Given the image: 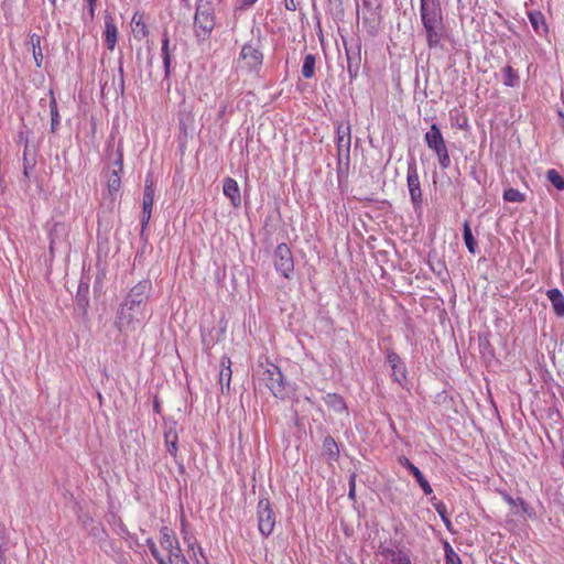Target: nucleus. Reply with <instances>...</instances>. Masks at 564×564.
Returning <instances> with one entry per match:
<instances>
[{
  "label": "nucleus",
  "instance_id": "obj_11",
  "mask_svg": "<svg viewBox=\"0 0 564 564\" xmlns=\"http://www.w3.org/2000/svg\"><path fill=\"white\" fill-rule=\"evenodd\" d=\"M398 462L402 467L408 469L413 475L416 482L419 484V486L422 488L423 492L426 496L433 492V489L427 479L424 477L423 473L414 464H412V462L408 457L400 456L398 458Z\"/></svg>",
  "mask_w": 564,
  "mask_h": 564
},
{
  "label": "nucleus",
  "instance_id": "obj_36",
  "mask_svg": "<svg viewBox=\"0 0 564 564\" xmlns=\"http://www.w3.org/2000/svg\"><path fill=\"white\" fill-rule=\"evenodd\" d=\"M147 545H148V547L150 550L151 555L155 558L158 564H172L171 558H164L161 555L160 551L156 547V544L154 543V541L151 538H149L147 540Z\"/></svg>",
  "mask_w": 564,
  "mask_h": 564
},
{
  "label": "nucleus",
  "instance_id": "obj_8",
  "mask_svg": "<svg viewBox=\"0 0 564 564\" xmlns=\"http://www.w3.org/2000/svg\"><path fill=\"white\" fill-rule=\"evenodd\" d=\"M214 26L215 22L213 14L208 10H202V7L198 4L194 17V28L197 40H207Z\"/></svg>",
  "mask_w": 564,
  "mask_h": 564
},
{
  "label": "nucleus",
  "instance_id": "obj_38",
  "mask_svg": "<svg viewBox=\"0 0 564 564\" xmlns=\"http://www.w3.org/2000/svg\"><path fill=\"white\" fill-rule=\"evenodd\" d=\"M433 507L435 509V511L438 513V516L441 517L443 523L445 524V527L451 530L452 529V522L447 516V509H446V506L442 502V501H437V502H433Z\"/></svg>",
  "mask_w": 564,
  "mask_h": 564
},
{
  "label": "nucleus",
  "instance_id": "obj_41",
  "mask_svg": "<svg viewBox=\"0 0 564 564\" xmlns=\"http://www.w3.org/2000/svg\"><path fill=\"white\" fill-rule=\"evenodd\" d=\"M503 498L510 506H520L523 512L528 511L529 506L523 498L518 497L514 499L509 494H503Z\"/></svg>",
  "mask_w": 564,
  "mask_h": 564
},
{
  "label": "nucleus",
  "instance_id": "obj_39",
  "mask_svg": "<svg viewBox=\"0 0 564 564\" xmlns=\"http://www.w3.org/2000/svg\"><path fill=\"white\" fill-rule=\"evenodd\" d=\"M50 112H51V131L55 132L59 124V116H58L57 104L54 98H52V100L50 102Z\"/></svg>",
  "mask_w": 564,
  "mask_h": 564
},
{
  "label": "nucleus",
  "instance_id": "obj_35",
  "mask_svg": "<svg viewBox=\"0 0 564 564\" xmlns=\"http://www.w3.org/2000/svg\"><path fill=\"white\" fill-rule=\"evenodd\" d=\"M120 174L121 173H118V172H111L108 177L107 186H108L109 194L111 196L113 194L118 193L121 187Z\"/></svg>",
  "mask_w": 564,
  "mask_h": 564
},
{
  "label": "nucleus",
  "instance_id": "obj_32",
  "mask_svg": "<svg viewBox=\"0 0 564 564\" xmlns=\"http://www.w3.org/2000/svg\"><path fill=\"white\" fill-rule=\"evenodd\" d=\"M30 43L32 45L34 62L37 67H41L42 61H43V54H42V48H41V36L37 34H31Z\"/></svg>",
  "mask_w": 564,
  "mask_h": 564
},
{
  "label": "nucleus",
  "instance_id": "obj_37",
  "mask_svg": "<svg viewBox=\"0 0 564 564\" xmlns=\"http://www.w3.org/2000/svg\"><path fill=\"white\" fill-rule=\"evenodd\" d=\"M503 199L506 202H511V203H522L525 200V196H524V194L520 193L518 189L510 187L503 192Z\"/></svg>",
  "mask_w": 564,
  "mask_h": 564
},
{
  "label": "nucleus",
  "instance_id": "obj_10",
  "mask_svg": "<svg viewBox=\"0 0 564 564\" xmlns=\"http://www.w3.org/2000/svg\"><path fill=\"white\" fill-rule=\"evenodd\" d=\"M350 124L347 123L344 126L343 123L338 124L337 127V152H338V159L340 160L343 156H345L347 160H349V151H350Z\"/></svg>",
  "mask_w": 564,
  "mask_h": 564
},
{
  "label": "nucleus",
  "instance_id": "obj_59",
  "mask_svg": "<svg viewBox=\"0 0 564 564\" xmlns=\"http://www.w3.org/2000/svg\"><path fill=\"white\" fill-rule=\"evenodd\" d=\"M257 0H242V6H252L253 3H256Z\"/></svg>",
  "mask_w": 564,
  "mask_h": 564
},
{
  "label": "nucleus",
  "instance_id": "obj_48",
  "mask_svg": "<svg viewBox=\"0 0 564 564\" xmlns=\"http://www.w3.org/2000/svg\"><path fill=\"white\" fill-rule=\"evenodd\" d=\"M113 165L117 167L112 170V172L122 173L123 170V155L122 152L118 149V156L113 162Z\"/></svg>",
  "mask_w": 564,
  "mask_h": 564
},
{
  "label": "nucleus",
  "instance_id": "obj_13",
  "mask_svg": "<svg viewBox=\"0 0 564 564\" xmlns=\"http://www.w3.org/2000/svg\"><path fill=\"white\" fill-rule=\"evenodd\" d=\"M424 141L435 153L447 149L441 129L436 123H432L430 130L424 134Z\"/></svg>",
  "mask_w": 564,
  "mask_h": 564
},
{
  "label": "nucleus",
  "instance_id": "obj_28",
  "mask_svg": "<svg viewBox=\"0 0 564 564\" xmlns=\"http://www.w3.org/2000/svg\"><path fill=\"white\" fill-rule=\"evenodd\" d=\"M324 400H325V403L327 404V406H329L330 409H333L334 411H336L338 413H341L347 410L345 400L343 399L341 395H339L337 393H328V394H326Z\"/></svg>",
  "mask_w": 564,
  "mask_h": 564
},
{
  "label": "nucleus",
  "instance_id": "obj_61",
  "mask_svg": "<svg viewBox=\"0 0 564 564\" xmlns=\"http://www.w3.org/2000/svg\"><path fill=\"white\" fill-rule=\"evenodd\" d=\"M153 410H154L155 412H158V413L160 412V404H159V402H158V401H154Z\"/></svg>",
  "mask_w": 564,
  "mask_h": 564
},
{
  "label": "nucleus",
  "instance_id": "obj_7",
  "mask_svg": "<svg viewBox=\"0 0 564 564\" xmlns=\"http://www.w3.org/2000/svg\"><path fill=\"white\" fill-rule=\"evenodd\" d=\"M160 543L162 547L169 552L167 558H171L172 564H177L180 560H186L173 530L163 527L160 530Z\"/></svg>",
  "mask_w": 564,
  "mask_h": 564
},
{
  "label": "nucleus",
  "instance_id": "obj_27",
  "mask_svg": "<svg viewBox=\"0 0 564 564\" xmlns=\"http://www.w3.org/2000/svg\"><path fill=\"white\" fill-rule=\"evenodd\" d=\"M66 234V227L63 223H55L50 230V250L54 251L55 246Z\"/></svg>",
  "mask_w": 564,
  "mask_h": 564
},
{
  "label": "nucleus",
  "instance_id": "obj_6",
  "mask_svg": "<svg viewBox=\"0 0 564 564\" xmlns=\"http://www.w3.org/2000/svg\"><path fill=\"white\" fill-rule=\"evenodd\" d=\"M406 182H408V188L411 197V202L413 205L414 210L422 208V191L420 185V178L417 174V166L416 161L414 158H412L408 164V171H406Z\"/></svg>",
  "mask_w": 564,
  "mask_h": 564
},
{
  "label": "nucleus",
  "instance_id": "obj_9",
  "mask_svg": "<svg viewBox=\"0 0 564 564\" xmlns=\"http://www.w3.org/2000/svg\"><path fill=\"white\" fill-rule=\"evenodd\" d=\"M152 291V283L150 280H142L135 284L124 299V303L133 307H143L145 310L147 301Z\"/></svg>",
  "mask_w": 564,
  "mask_h": 564
},
{
  "label": "nucleus",
  "instance_id": "obj_53",
  "mask_svg": "<svg viewBox=\"0 0 564 564\" xmlns=\"http://www.w3.org/2000/svg\"><path fill=\"white\" fill-rule=\"evenodd\" d=\"M119 74H120V90H121V93H123V90H124V79H123V67H122L121 63L119 65Z\"/></svg>",
  "mask_w": 564,
  "mask_h": 564
},
{
  "label": "nucleus",
  "instance_id": "obj_31",
  "mask_svg": "<svg viewBox=\"0 0 564 564\" xmlns=\"http://www.w3.org/2000/svg\"><path fill=\"white\" fill-rule=\"evenodd\" d=\"M35 164V158H29V139L25 138V147L23 149V175L26 178H30L31 172L34 170Z\"/></svg>",
  "mask_w": 564,
  "mask_h": 564
},
{
  "label": "nucleus",
  "instance_id": "obj_29",
  "mask_svg": "<svg viewBox=\"0 0 564 564\" xmlns=\"http://www.w3.org/2000/svg\"><path fill=\"white\" fill-rule=\"evenodd\" d=\"M153 203H154V197L143 196L142 218H141V227H142L141 235H143V231L147 228V226H148V224H149V221L151 219Z\"/></svg>",
  "mask_w": 564,
  "mask_h": 564
},
{
  "label": "nucleus",
  "instance_id": "obj_20",
  "mask_svg": "<svg viewBox=\"0 0 564 564\" xmlns=\"http://www.w3.org/2000/svg\"><path fill=\"white\" fill-rule=\"evenodd\" d=\"M546 296L552 304V310L557 317H564V295L554 288L546 291Z\"/></svg>",
  "mask_w": 564,
  "mask_h": 564
},
{
  "label": "nucleus",
  "instance_id": "obj_58",
  "mask_svg": "<svg viewBox=\"0 0 564 564\" xmlns=\"http://www.w3.org/2000/svg\"><path fill=\"white\" fill-rule=\"evenodd\" d=\"M6 535V528L4 525L0 524V542H3Z\"/></svg>",
  "mask_w": 564,
  "mask_h": 564
},
{
  "label": "nucleus",
  "instance_id": "obj_49",
  "mask_svg": "<svg viewBox=\"0 0 564 564\" xmlns=\"http://www.w3.org/2000/svg\"><path fill=\"white\" fill-rule=\"evenodd\" d=\"M445 564H462V561L456 552H449L448 557L445 558Z\"/></svg>",
  "mask_w": 564,
  "mask_h": 564
},
{
  "label": "nucleus",
  "instance_id": "obj_24",
  "mask_svg": "<svg viewBox=\"0 0 564 564\" xmlns=\"http://www.w3.org/2000/svg\"><path fill=\"white\" fill-rule=\"evenodd\" d=\"M502 75V84L507 87H517L520 83V76L518 70H516L512 66L507 65L501 70Z\"/></svg>",
  "mask_w": 564,
  "mask_h": 564
},
{
  "label": "nucleus",
  "instance_id": "obj_4",
  "mask_svg": "<svg viewBox=\"0 0 564 564\" xmlns=\"http://www.w3.org/2000/svg\"><path fill=\"white\" fill-rule=\"evenodd\" d=\"M258 529L263 536H269L275 525V512L268 498H261L257 506Z\"/></svg>",
  "mask_w": 564,
  "mask_h": 564
},
{
  "label": "nucleus",
  "instance_id": "obj_23",
  "mask_svg": "<svg viewBox=\"0 0 564 564\" xmlns=\"http://www.w3.org/2000/svg\"><path fill=\"white\" fill-rule=\"evenodd\" d=\"M161 51H162L164 72H165V76L167 77L171 73V63H172V57H171V53H170V37H169L167 32L163 33Z\"/></svg>",
  "mask_w": 564,
  "mask_h": 564
},
{
  "label": "nucleus",
  "instance_id": "obj_56",
  "mask_svg": "<svg viewBox=\"0 0 564 564\" xmlns=\"http://www.w3.org/2000/svg\"><path fill=\"white\" fill-rule=\"evenodd\" d=\"M25 138L29 139L28 132L21 131L19 133V142L25 145Z\"/></svg>",
  "mask_w": 564,
  "mask_h": 564
},
{
  "label": "nucleus",
  "instance_id": "obj_63",
  "mask_svg": "<svg viewBox=\"0 0 564 564\" xmlns=\"http://www.w3.org/2000/svg\"><path fill=\"white\" fill-rule=\"evenodd\" d=\"M561 278H562V281L564 283V267L561 268Z\"/></svg>",
  "mask_w": 564,
  "mask_h": 564
},
{
  "label": "nucleus",
  "instance_id": "obj_17",
  "mask_svg": "<svg viewBox=\"0 0 564 564\" xmlns=\"http://www.w3.org/2000/svg\"><path fill=\"white\" fill-rule=\"evenodd\" d=\"M104 40L107 48L113 51L118 41V29L110 14L105 15Z\"/></svg>",
  "mask_w": 564,
  "mask_h": 564
},
{
  "label": "nucleus",
  "instance_id": "obj_57",
  "mask_svg": "<svg viewBox=\"0 0 564 564\" xmlns=\"http://www.w3.org/2000/svg\"><path fill=\"white\" fill-rule=\"evenodd\" d=\"M3 542H0V564H4L6 563V557L2 553V546H3Z\"/></svg>",
  "mask_w": 564,
  "mask_h": 564
},
{
  "label": "nucleus",
  "instance_id": "obj_46",
  "mask_svg": "<svg viewBox=\"0 0 564 564\" xmlns=\"http://www.w3.org/2000/svg\"><path fill=\"white\" fill-rule=\"evenodd\" d=\"M356 478H357V475L355 473H352L349 477V492H348V497L352 500H355L356 498Z\"/></svg>",
  "mask_w": 564,
  "mask_h": 564
},
{
  "label": "nucleus",
  "instance_id": "obj_42",
  "mask_svg": "<svg viewBox=\"0 0 564 564\" xmlns=\"http://www.w3.org/2000/svg\"><path fill=\"white\" fill-rule=\"evenodd\" d=\"M397 551L393 547L386 546L380 543L378 546V554H380L386 561H389L395 555Z\"/></svg>",
  "mask_w": 564,
  "mask_h": 564
},
{
  "label": "nucleus",
  "instance_id": "obj_5",
  "mask_svg": "<svg viewBox=\"0 0 564 564\" xmlns=\"http://www.w3.org/2000/svg\"><path fill=\"white\" fill-rule=\"evenodd\" d=\"M275 270L285 279H291L294 271V259L286 243H279L273 253Z\"/></svg>",
  "mask_w": 564,
  "mask_h": 564
},
{
  "label": "nucleus",
  "instance_id": "obj_47",
  "mask_svg": "<svg viewBox=\"0 0 564 564\" xmlns=\"http://www.w3.org/2000/svg\"><path fill=\"white\" fill-rule=\"evenodd\" d=\"M143 196L154 197V183L149 176L145 180Z\"/></svg>",
  "mask_w": 564,
  "mask_h": 564
},
{
  "label": "nucleus",
  "instance_id": "obj_50",
  "mask_svg": "<svg viewBox=\"0 0 564 564\" xmlns=\"http://www.w3.org/2000/svg\"><path fill=\"white\" fill-rule=\"evenodd\" d=\"M85 1L88 4L89 17H90V19H94V17H95V8H96L97 0H85Z\"/></svg>",
  "mask_w": 564,
  "mask_h": 564
},
{
  "label": "nucleus",
  "instance_id": "obj_34",
  "mask_svg": "<svg viewBox=\"0 0 564 564\" xmlns=\"http://www.w3.org/2000/svg\"><path fill=\"white\" fill-rule=\"evenodd\" d=\"M546 180L558 191H564V176H562L555 169L546 172Z\"/></svg>",
  "mask_w": 564,
  "mask_h": 564
},
{
  "label": "nucleus",
  "instance_id": "obj_14",
  "mask_svg": "<svg viewBox=\"0 0 564 564\" xmlns=\"http://www.w3.org/2000/svg\"><path fill=\"white\" fill-rule=\"evenodd\" d=\"M240 57L245 61L249 69L258 68L263 62V54L251 44H245L242 46Z\"/></svg>",
  "mask_w": 564,
  "mask_h": 564
},
{
  "label": "nucleus",
  "instance_id": "obj_30",
  "mask_svg": "<svg viewBox=\"0 0 564 564\" xmlns=\"http://www.w3.org/2000/svg\"><path fill=\"white\" fill-rule=\"evenodd\" d=\"M529 20L534 29V31L539 34L547 32V25L545 23V18L540 11H533L529 13Z\"/></svg>",
  "mask_w": 564,
  "mask_h": 564
},
{
  "label": "nucleus",
  "instance_id": "obj_21",
  "mask_svg": "<svg viewBox=\"0 0 564 564\" xmlns=\"http://www.w3.org/2000/svg\"><path fill=\"white\" fill-rule=\"evenodd\" d=\"M164 441H165V445H166L169 454L173 457H176V454L178 451V447H177L178 436H177V432L175 429V423L165 429Z\"/></svg>",
  "mask_w": 564,
  "mask_h": 564
},
{
  "label": "nucleus",
  "instance_id": "obj_26",
  "mask_svg": "<svg viewBox=\"0 0 564 564\" xmlns=\"http://www.w3.org/2000/svg\"><path fill=\"white\" fill-rule=\"evenodd\" d=\"M463 239L466 248L471 254H475L478 249L477 240L475 239L469 221H465L463 225Z\"/></svg>",
  "mask_w": 564,
  "mask_h": 564
},
{
  "label": "nucleus",
  "instance_id": "obj_55",
  "mask_svg": "<svg viewBox=\"0 0 564 564\" xmlns=\"http://www.w3.org/2000/svg\"><path fill=\"white\" fill-rule=\"evenodd\" d=\"M445 558L448 557L449 552H455L448 542L444 543Z\"/></svg>",
  "mask_w": 564,
  "mask_h": 564
},
{
  "label": "nucleus",
  "instance_id": "obj_62",
  "mask_svg": "<svg viewBox=\"0 0 564 564\" xmlns=\"http://www.w3.org/2000/svg\"><path fill=\"white\" fill-rule=\"evenodd\" d=\"M330 3H335L337 6H341L343 4V0H328Z\"/></svg>",
  "mask_w": 564,
  "mask_h": 564
},
{
  "label": "nucleus",
  "instance_id": "obj_16",
  "mask_svg": "<svg viewBox=\"0 0 564 564\" xmlns=\"http://www.w3.org/2000/svg\"><path fill=\"white\" fill-rule=\"evenodd\" d=\"M75 302L77 308L82 316L87 315V308L89 306V283L88 281L80 280L77 286V292L75 296Z\"/></svg>",
  "mask_w": 564,
  "mask_h": 564
},
{
  "label": "nucleus",
  "instance_id": "obj_51",
  "mask_svg": "<svg viewBox=\"0 0 564 564\" xmlns=\"http://www.w3.org/2000/svg\"><path fill=\"white\" fill-rule=\"evenodd\" d=\"M364 24H371V28L375 29V31H377V24L379 23V20L376 19V18H368V17H364Z\"/></svg>",
  "mask_w": 564,
  "mask_h": 564
},
{
  "label": "nucleus",
  "instance_id": "obj_18",
  "mask_svg": "<svg viewBox=\"0 0 564 564\" xmlns=\"http://www.w3.org/2000/svg\"><path fill=\"white\" fill-rule=\"evenodd\" d=\"M223 192L224 195L230 199L234 207H239L241 205L240 189L236 180L226 177L223 184Z\"/></svg>",
  "mask_w": 564,
  "mask_h": 564
},
{
  "label": "nucleus",
  "instance_id": "obj_40",
  "mask_svg": "<svg viewBox=\"0 0 564 564\" xmlns=\"http://www.w3.org/2000/svg\"><path fill=\"white\" fill-rule=\"evenodd\" d=\"M389 564H412V562L404 550H397L395 555L390 560Z\"/></svg>",
  "mask_w": 564,
  "mask_h": 564
},
{
  "label": "nucleus",
  "instance_id": "obj_19",
  "mask_svg": "<svg viewBox=\"0 0 564 564\" xmlns=\"http://www.w3.org/2000/svg\"><path fill=\"white\" fill-rule=\"evenodd\" d=\"M231 376V360L229 357L223 356L219 371V384L223 393H229Z\"/></svg>",
  "mask_w": 564,
  "mask_h": 564
},
{
  "label": "nucleus",
  "instance_id": "obj_25",
  "mask_svg": "<svg viewBox=\"0 0 564 564\" xmlns=\"http://www.w3.org/2000/svg\"><path fill=\"white\" fill-rule=\"evenodd\" d=\"M323 454L332 460H337L339 457L338 444L330 435H327L323 441Z\"/></svg>",
  "mask_w": 564,
  "mask_h": 564
},
{
  "label": "nucleus",
  "instance_id": "obj_12",
  "mask_svg": "<svg viewBox=\"0 0 564 564\" xmlns=\"http://www.w3.org/2000/svg\"><path fill=\"white\" fill-rule=\"evenodd\" d=\"M387 361L391 367L393 380L402 384L406 380V369L404 362L393 350L388 351Z\"/></svg>",
  "mask_w": 564,
  "mask_h": 564
},
{
  "label": "nucleus",
  "instance_id": "obj_64",
  "mask_svg": "<svg viewBox=\"0 0 564 564\" xmlns=\"http://www.w3.org/2000/svg\"><path fill=\"white\" fill-rule=\"evenodd\" d=\"M48 1L52 3L53 7L56 6V0H48Z\"/></svg>",
  "mask_w": 564,
  "mask_h": 564
},
{
  "label": "nucleus",
  "instance_id": "obj_3",
  "mask_svg": "<svg viewBox=\"0 0 564 564\" xmlns=\"http://www.w3.org/2000/svg\"><path fill=\"white\" fill-rule=\"evenodd\" d=\"M144 311L145 310L143 307H133L132 305L123 302L118 311L115 326L120 333L130 328L134 329L135 324H141L144 319Z\"/></svg>",
  "mask_w": 564,
  "mask_h": 564
},
{
  "label": "nucleus",
  "instance_id": "obj_2",
  "mask_svg": "<svg viewBox=\"0 0 564 564\" xmlns=\"http://www.w3.org/2000/svg\"><path fill=\"white\" fill-rule=\"evenodd\" d=\"M262 380L275 398L283 400L292 392L290 383L284 380L280 368L273 364L263 371Z\"/></svg>",
  "mask_w": 564,
  "mask_h": 564
},
{
  "label": "nucleus",
  "instance_id": "obj_1",
  "mask_svg": "<svg viewBox=\"0 0 564 564\" xmlns=\"http://www.w3.org/2000/svg\"><path fill=\"white\" fill-rule=\"evenodd\" d=\"M420 18L429 48H436L445 36L446 26L441 0H420Z\"/></svg>",
  "mask_w": 564,
  "mask_h": 564
},
{
  "label": "nucleus",
  "instance_id": "obj_22",
  "mask_svg": "<svg viewBox=\"0 0 564 564\" xmlns=\"http://www.w3.org/2000/svg\"><path fill=\"white\" fill-rule=\"evenodd\" d=\"M347 53V70L350 77V80L357 78L360 69V53L351 54L348 50Z\"/></svg>",
  "mask_w": 564,
  "mask_h": 564
},
{
  "label": "nucleus",
  "instance_id": "obj_44",
  "mask_svg": "<svg viewBox=\"0 0 564 564\" xmlns=\"http://www.w3.org/2000/svg\"><path fill=\"white\" fill-rule=\"evenodd\" d=\"M435 154L437 155L438 163H440L442 169L449 167V165H451V158H449L447 149H445L443 151H440V152H437Z\"/></svg>",
  "mask_w": 564,
  "mask_h": 564
},
{
  "label": "nucleus",
  "instance_id": "obj_33",
  "mask_svg": "<svg viewBox=\"0 0 564 564\" xmlns=\"http://www.w3.org/2000/svg\"><path fill=\"white\" fill-rule=\"evenodd\" d=\"M315 55H305L301 70L304 78L310 79L315 75Z\"/></svg>",
  "mask_w": 564,
  "mask_h": 564
},
{
  "label": "nucleus",
  "instance_id": "obj_52",
  "mask_svg": "<svg viewBox=\"0 0 564 564\" xmlns=\"http://www.w3.org/2000/svg\"><path fill=\"white\" fill-rule=\"evenodd\" d=\"M362 6L366 10H368L369 12H371V14H373V11L376 9L373 8V4L370 0H362Z\"/></svg>",
  "mask_w": 564,
  "mask_h": 564
},
{
  "label": "nucleus",
  "instance_id": "obj_45",
  "mask_svg": "<svg viewBox=\"0 0 564 564\" xmlns=\"http://www.w3.org/2000/svg\"><path fill=\"white\" fill-rule=\"evenodd\" d=\"M479 347L482 355L494 356V348L486 337H479Z\"/></svg>",
  "mask_w": 564,
  "mask_h": 564
},
{
  "label": "nucleus",
  "instance_id": "obj_54",
  "mask_svg": "<svg viewBox=\"0 0 564 564\" xmlns=\"http://www.w3.org/2000/svg\"><path fill=\"white\" fill-rule=\"evenodd\" d=\"M284 1H285L286 10H289V11H295L296 10V4H295L294 0H284Z\"/></svg>",
  "mask_w": 564,
  "mask_h": 564
},
{
  "label": "nucleus",
  "instance_id": "obj_15",
  "mask_svg": "<svg viewBox=\"0 0 564 564\" xmlns=\"http://www.w3.org/2000/svg\"><path fill=\"white\" fill-rule=\"evenodd\" d=\"M177 119H178L180 131L183 135L186 137L188 131L193 130L194 122H195L192 107H189L185 102H183L181 105V108H180V111L177 115Z\"/></svg>",
  "mask_w": 564,
  "mask_h": 564
},
{
  "label": "nucleus",
  "instance_id": "obj_43",
  "mask_svg": "<svg viewBox=\"0 0 564 564\" xmlns=\"http://www.w3.org/2000/svg\"><path fill=\"white\" fill-rule=\"evenodd\" d=\"M132 23L135 24L137 29L140 28L139 30H137L138 33L140 32L142 34V36L148 35L149 31H148L145 23L142 20V15H139L138 13H135L132 18Z\"/></svg>",
  "mask_w": 564,
  "mask_h": 564
},
{
  "label": "nucleus",
  "instance_id": "obj_60",
  "mask_svg": "<svg viewBox=\"0 0 564 564\" xmlns=\"http://www.w3.org/2000/svg\"><path fill=\"white\" fill-rule=\"evenodd\" d=\"M227 106L223 105L221 109L219 110V117H223L226 112Z\"/></svg>",
  "mask_w": 564,
  "mask_h": 564
}]
</instances>
